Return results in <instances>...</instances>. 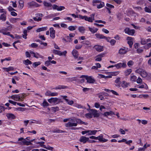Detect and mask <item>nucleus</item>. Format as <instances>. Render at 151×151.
<instances>
[{"mask_svg":"<svg viewBox=\"0 0 151 151\" xmlns=\"http://www.w3.org/2000/svg\"><path fill=\"white\" fill-rule=\"evenodd\" d=\"M78 29L80 32L83 33L85 31V28L82 26L79 27Z\"/></svg>","mask_w":151,"mask_h":151,"instance_id":"obj_36","label":"nucleus"},{"mask_svg":"<svg viewBox=\"0 0 151 151\" xmlns=\"http://www.w3.org/2000/svg\"><path fill=\"white\" fill-rule=\"evenodd\" d=\"M47 26L45 27H42L39 28L37 29L36 30V32H39L41 31H43L46 30L47 29Z\"/></svg>","mask_w":151,"mask_h":151,"instance_id":"obj_20","label":"nucleus"},{"mask_svg":"<svg viewBox=\"0 0 151 151\" xmlns=\"http://www.w3.org/2000/svg\"><path fill=\"white\" fill-rule=\"evenodd\" d=\"M129 50L127 48L123 47L121 48L119 50V53L121 55L126 54Z\"/></svg>","mask_w":151,"mask_h":151,"instance_id":"obj_11","label":"nucleus"},{"mask_svg":"<svg viewBox=\"0 0 151 151\" xmlns=\"http://www.w3.org/2000/svg\"><path fill=\"white\" fill-rule=\"evenodd\" d=\"M89 139V138L83 136L80 138L79 141L80 142H83V143H85L88 141Z\"/></svg>","mask_w":151,"mask_h":151,"instance_id":"obj_16","label":"nucleus"},{"mask_svg":"<svg viewBox=\"0 0 151 151\" xmlns=\"http://www.w3.org/2000/svg\"><path fill=\"white\" fill-rule=\"evenodd\" d=\"M52 132L53 133H63L64 132V131L59 129H57L53 131Z\"/></svg>","mask_w":151,"mask_h":151,"instance_id":"obj_52","label":"nucleus"},{"mask_svg":"<svg viewBox=\"0 0 151 151\" xmlns=\"http://www.w3.org/2000/svg\"><path fill=\"white\" fill-rule=\"evenodd\" d=\"M52 92L50 91H46V92L45 93V95L46 96H51Z\"/></svg>","mask_w":151,"mask_h":151,"instance_id":"obj_55","label":"nucleus"},{"mask_svg":"<svg viewBox=\"0 0 151 151\" xmlns=\"http://www.w3.org/2000/svg\"><path fill=\"white\" fill-rule=\"evenodd\" d=\"M66 42H71L73 40L72 38L70 37H69L68 36H67L66 37Z\"/></svg>","mask_w":151,"mask_h":151,"instance_id":"obj_57","label":"nucleus"},{"mask_svg":"<svg viewBox=\"0 0 151 151\" xmlns=\"http://www.w3.org/2000/svg\"><path fill=\"white\" fill-rule=\"evenodd\" d=\"M34 57L37 58H41V56L37 53H35L34 55Z\"/></svg>","mask_w":151,"mask_h":151,"instance_id":"obj_59","label":"nucleus"},{"mask_svg":"<svg viewBox=\"0 0 151 151\" xmlns=\"http://www.w3.org/2000/svg\"><path fill=\"white\" fill-rule=\"evenodd\" d=\"M106 6L109 8H110L111 9H112V8H114V6L111 5V4H108V3H107L106 4Z\"/></svg>","mask_w":151,"mask_h":151,"instance_id":"obj_61","label":"nucleus"},{"mask_svg":"<svg viewBox=\"0 0 151 151\" xmlns=\"http://www.w3.org/2000/svg\"><path fill=\"white\" fill-rule=\"evenodd\" d=\"M3 69L7 72H8L9 71L13 70L14 69V68L13 67L10 66L7 68H4Z\"/></svg>","mask_w":151,"mask_h":151,"instance_id":"obj_34","label":"nucleus"},{"mask_svg":"<svg viewBox=\"0 0 151 151\" xmlns=\"http://www.w3.org/2000/svg\"><path fill=\"white\" fill-rule=\"evenodd\" d=\"M150 47H151V43H147L144 46V48L145 49H148Z\"/></svg>","mask_w":151,"mask_h":151,"instance_id":"obj_46","label":"nucleus"},{"mask_svg":"<svg viewBox=\"0 0 151 151\" xmlns=\"http://www.w3.org/2000/svg\"><path fill=\"white\" fill-rule=\"evenodd\" d=\"M44 148H45L47 149H48V150H52L53 148V147H51L49 146H48L47 147H46L45 146H44Z\"/></svg>","mask_w":151,"mask_h":151,"instance_id":"obj_62","label":"nucleus"},{"mask_svg":"<svg viewBox=\"0 0 151 151\" xmlns=\"http://www.w3.org/2000/svg\"><path fill=\"white\" fill-rule=\"evenodd\" d=\"M66 87V86H58L56 87L55 88H54V89H64Z\"/></svg>","mask_w":151,"mask_h":151,"instance_id":"obj_40","label":"nucleus"},{"mask_svg":"<svg viewBox=\"0 0 151 151\" xmlns=\"http://www.w3.org/2000/svg\"><path fill=\"white\" fill-rule=\"evenodd\" d=\"M75 121L74 119H71L70 121L65 124V126L71 130H77L79 129V128L75 127L77 126L78 124H83L85 125H87L88 124L87 123L83 122L79 119L75 118Z\"/></svg>","mask_w":151,"mask_h":151,"instance_id":"obj_1","label":"nucleus"},{"mask_svg":"<svg viewBox=\"0 0 151 151\" xmlns=\"http://www.w3.org/2000/svg\"><path fill=\"white\" fill-rule=\"evenodd\" d=\"M94 48L97 51L99 52H101L103 50V47L99 45H95Z\"/></svg>","mask_w":151,"mask_h":151,"instance_id":"obj_17","label":"nucleus"},{"mask_svg":"<svg viewBox=\"0 0 151 151\" xmlns=\"http://www.w3.org/2000/svg\"><path fill=\"white\" fill-rule=\"evenodd\" d=\"M43 4H44V6H45V8H47V9L49 10V9H47V7H51L52 6V4L50 3L47 2L46 1H44L43 2Z\"/></svg>","mask_w":151,"mask_h":151,"instance_id":"obj_24","label":"nucleus"},{"mask_svg":"<svg viewBox=\"0 0 151 151\" xmlns=\"http://www.w3.org/2000/svg\"><path fill=\"white\" fill-rule=\"evenodd\" d=\"M27 4L29 6V7L33 6L35 7H37L40 6L36 2L34 1H32L31 2L28 3Z\"/></svg>","mask_w":151,"mask_h":151,"instance_id":"obj_12","label":"nucleus"},{"mask_svg":"<svg viewBox=\"0 0 151 151\" xmlns=\"http://www.w3.org/2000/svg\"><path fill=\"white\" fill-rule=\"evenodd\" d=\"M98 131L96 130H88V135H95Z\"/></svg>","mask_w":151,"mask_h":151,"instance_id":"obj_30","label":"nucleus"},{"mask_svg":"<svg viewBox=\"0 0 151 151\" xmlns=\"http://www.w3.org/2000/svg\"><path fill=\"white\" fill-rule=\"evenodd\" d=\"M134 64V62L132 60H129L127 63V64L129 67H130Z\"/></svg>","mask_w":151,"mask_h":151,"instance_id":"obj_51","label":"nucleus"},{"mask_svg":"<svg viewBox=\"0 0 151 151\" xmlns=\"http://www.w3.org/2000/svg\"><path fill=\"white\" fill-rule=\"evenodd\" d=\"M68 80L71 81H76L77 80V78L76 77H73L71 78H69Z\"/></svg>","mask_w":151,"mask_h":151,"instance_id":"obj_53","label":"nucleus"},{"mask_svg":"<svg viewBox=\"0 0 151 151\" xmlns=\"http://www.w3.org/2000/svg\"><path fill=\"white\" fill-rule=\"evenodd\" d=\"M137 87L139 88H145L147 89L148 88V86L146 84L144 83V84L139 86V85H137Z\"/></svg>","mask_w":151,"mask_h":151,"instance_id":"obj_32","label":"nucleus"},{"mask_svg":"<svg viewBox=\"0 0 151 151\" xmlns=\"http://www.w3.org/2000/svg\"><path fill=\"white\" fill-rule=\"evenodd\" d=\"M114 114L113 111H110L109 112H105L103 114V115L104 116H107L109 115L112 116Z\"/></svg>","mask_w":151,"mask_h":151,"instance_id":"obj_25","label":"nucleus"},{"mask_svg":"<svg viewBox=\"0 0 151 151\" xmlns=\"http://www.w3.org/2000/svg\"><path fill=\"white\" fill-rule=\"evenodd\" d=\"M14 110H18L21 111H24L25 110V108L22 107H18L17 108H15Z\"/></svg>","mask_w":151,"mask_h":151,"instance_id":"obj_47","label":"nucleus"},{"mask_svg":"<svg viewBox=\"0 0 151 151\" xmlns=\"http://www.w3.org/2000/svg\"><path fill=\"white\" fill-rule=\"evenodd\" d=\"M52 110L54 112H55L57 111H58L59 110V109L58 107L56 106L55 107H52L51 108Z\"/></svg>","mask_w":151,"mask_h":151,"instance_id":"obj_48","label":"nucleus"},{"mask_svg":"<svg viewBox=\"0 0 151 151\" xmlns=\"http://www.w3.org/2000/svg\"><path fill=\"white\" fill-rule=\"evenodd\" d=\"M89 110L92 113V115H93L94 117H98L99 116V114L98 113L97 111L94 109H90Z\"/></svg>","mask_w":151,"mask_h":151,"instance_id":"obj_15","label":"nucleus"},{"mask_svg":"<svg viewBox=\"0 0 151 151\" xmlns=\"http://www.w3.org/2000/svg\"><path fill=\"white\" fill-rule=\"evenodd\" d=\"M135 73H138L142 77L145 78L147 77L148 73L144 69L139 68L135 71Z\"/></svg>","mask_w":151,"mask_h":151,"instance_id":"obj_2","label":"nucleus"},{"mask_svg":"<svg viewBox=\"0 0 151 151\" xmlns=\"http://www.w3.org/2000/svg\"><path fill=\"white\" fill-rule=\"evenodd\" d=\"M99 4H97V8L100 9L103 7L104 6V4L103 2H101L99 3Z\"/></svg>","mask_w":151,"mask_h":151,"instance_id":"obj_35","label":"nucleus"},{"mask_svg":"<svg viewBox=\"0 0 151 151\" xmlns=\"http://www.w3.org/2000/svg\"><path fill=\"white\" fill-rule=\"evenodd\" d=\"M18 141H22V142H19L17 143L20 145H32V143L30 142L27 141L26 139H24L23 137H21L18 139Z\"/></svg>","mask_w":151,"mask_h":151,"instance_id":"obj_3","label":"nucleus"},{"mask_svg":"<svg viewBox=\"0 0 151 151\" xmlns=\"http://www.w3.org/2000/svg\"><path fill=\"white\" fill-rule=\"evenodd\" d=\"M23 63L25 64V65H27L29 64H32V62L29 60L27 59L26 60H24Z\"/></svg>","mask_w":151,"mask_h":151,"instance_id":"obj_41","label":"nucleus"},{"mask_svg":"<svg viewBox=\"0 0 151 151\" xmlns=\"http://www.w3.org/2000/svg\"><path fill=\"white\" fill-rule=\"evenodd\" d=\"M19 8L20 9H22L24 6V1L22 0H20L19 1Z\"/></svg>","mask_w":151,"mask_h":151,"instance_id":"obj_29","label":"nucleus"},{"mask_svg":"<svg viewBox=\"0 0 151 151\" xmlns=\"http://www.w3.org/2000/svg\"><path fill=\"white\" fill-rule=\"evenodd\" d=\"M121 85L123 88H126L128 86V84L124 81H123L121 82Z\"/></svg>","mask_w":151,"mask_h":151,"instance_id":"obj_39","label":"nucleus"},{"mask_svg":"<svg viewBox=\"0 0 151 151\" xmlns=\"http://www.w3.org/2000/svg\"><path fill=\"white\" fill-rule=\"evenodd\" d=\"M66 101L70 105H72L74 103V101L72 100L69 101L68 99H66Z\"/></svg>","mask_w":151,"mask_h":151,"instance_id":"obj_49","label":"nucleus"},{"mask_svg":"<svg viewBox=\"0 0 151 151\" xmlns=\"http://www.w3.org/2000/svg\"><path fill=\"white\" fill-rule=\"evenodd\" d=\"M117 69H119L121 68H125L127 67L126 62H124L123 63H120L114 65Z\"/></svg>","mask_w":151,"mask_h":151,"instance_id":"obj_8","label":"nucleus"},{"mask_svg":"<svg viewBox=\"0 0 151 151\" xmlns=\"http://www.w3.org/2000/svg\"><path fill=\"white\" fill-rule=\"evenodd\" d=\"M77 28V26H70L68 27V29L70 31H73L75 30Z\"/></svg>","mask_w":151,"mask_h":151,"instance_id":"obj_44","label":"nucleus"},{"mask_svg":"<svg viewBox=\"0 0 151 151\" xmlns=\"http://www.w3.org/2000/svg\"><path fill=\"white\" fill-rule=\"evenodd\" d=\"M81 78H85L87 81V82L89 83H93L95 81L94 79L92 78L91 76H88L85 75H82Z\"/></svg>","mask_w":151,"mask_h":151,"instance_id":"obj_6","label":"nucleus"},{"mask_svg":"<svg viewBox=\"0 0 151 151\" xmlns=\"http://www.w3.org/2000/svg\"><path fill=\"white\" fill-rule=\"evenodd\" d=\"M132 72V70L131 69H129L126 70L124 72L125 75L128 76Z\"/></svg>","mask_w":151,"mask_h":151,"instance_id":"obj_37","label":"nucleus"},{"mask_svg":"<svg viewBox=\"0 0 151 151\" xmlns=\"http://www.w3.org/2000/svg\"><path fill=\"white\" fill-rule=\"evenodd\" d=\"M124 31L126 33L131 35H133L135 32L134 29H131L128 27L124 29Z\"/></svg>","mask_w":151,"mask_h":151,"instance_id":"obj_7","label":"nucleus"},{"mask_svg":"<svg viewBox=\"0 0 151 151\" xmlns=\"http://www.w3.org/2000/svg\"><path fill=\"white\" fill-rule=\"evenodd\" d=\"M6 13L2 14L0 16V19L3 21H5L6 20Z\"/></svg>","mask_w":151,"mask_h":151,"instance_id":"obj_26","label":"nucleus"},{"mask_svg":"<svg viewBox=\"0 0 151 151\" xmlns=\"http://www.w3.org/2000/svg\"><path fill=\"white\" fill-rule=\"evenodd\" d=\"M97 139L102 142H105L108 141L107 139H105L103 138V135L102 134H101L99 136L97 137Z\"/></svg>","mask_w":151,"mask_h":151,"instance_id":"obj_14","label":"nucleus"},{"mask_svg":"<svg viewBox=\"0 0 151 151\" xmlns=\"http://www.w3.org/2000/svg\"><path fill=\"white\" fill-rule=\"evenodd\" d=\"M95 14L94 13L90 15V17H88L86 16H82L81 19H84L85 21H88L89 22H92L94 20V16Z\"/></svg>","mask_w":151,"mask_h":151,"instance_id":"obj_4","label":"nucleus"},{"mask_svg":"<svg viewBox=\"0 0 151 151\" xmlns=\"http://www.w3.org/2000/svg\"><path fill=\"white\" fill-rule=\"evenodd\" d=\"M101 2V1L98 0H93V5L94 6H96L97 3H99Z\"/></svg>","mask_w":151,"mask_h":151,"instance_id":"obj_50","label":"nucleus"},{"mask_svg":"<svg viewBox=\"0 0 151 151\" xmlns=\"http://www.w3.org/2000/svg\"><path fill=\"white\" fill-rule=\"evenodd\" d=\"M137 82L138 83H141L142 82V81L140 77H138L137 80Z\"/></svg>","mask_w":151,"mask_h":151,"instance_id":"obj_58","label":"nucleus"},{"mask_svg":"<svg viewBox=\"0 0 151 151\" xmlns=\"http://www.w3.org/2000/svg\"><path fill=\"white\" fill-rule=\"evenodd\" d=\"M144 10L146 12L151 13V5L148 7L146 6L144 8Z\"/></svg>","mask_w":151,"mask_h":151,"instance_id":"obj_27","label":"nucleus"},{"mask_svg":"<svg viewBox=\"0 0 151 151\" xmlns=\"http://www.w3.org/2000/svg\"><path fill=\"white\" fill-rule=\"evenodd\" d=\"M141 43L142 45H144L147 43L146 40L144 38H141Z\"/></svg>","mask_w":151,"mask_h":151,"instance_id":"obj_43","label":"nucleus"},{"mask_svg":"<svg viewBox=\"0 0 151 151\" xmlns=\"http://www.w3.org/2000/svg\"><path fill=\"white\" fill-rule=\"evenodd\" d=\"M6 116L9 119H14L16 118L15 116L11 113L7 114H6Z\"/></svg>","mask_w":151,"mask_h":151,"instance_id":"obj_21","label":"nucleus"},{"mask_svg":"<svg viewBox=\"0 0 151 151\" xmlns=\"http://www.w3.org/2000/svg\"><path fill=\"white\" fill-rule=\"evenodd\" d=\"M19 19L18 18H13L10 19V21L12 23H14L16 22L17 20H18Z\"/></svg>","mask_w":151,"mask_h":151,"instance_id":"obj_45","label":"nucleus"},{"mask_svg":"<svg viewBox=\"0 0 151 151\" xmlns=\"http://www.w3.org/2000/svg\"><path fill=\"white\" fill-rule=\"evenodd\" d=\"M95 35L96 38L98 39H104L105 37V36H104L99 33L96 34H95Z\"/></svg>","mask_w":151,"mask_h":151,"instance_id":"obj_28","label":"nucleus"},{"mask_svg":"<svg viewBox=\"0 0 151 151\" xmlns=\"http://www.w3.org/2000/svg\"><path fill=\"white\" fill-rule=\"evenodd\" d=\"M116 42V41L114 39H112L110 41V42L111 45H114Z\"/></svg>","mask_w":151,"mask_h":151,"instance_id":"obj_54","label":"nucleus"},{"mask_svg":"<svg viewBox=\"0 0 151 151\" xmlns=\"http://www.w3.org/2000/svg\"><path fill=\"white\" fill-rule=\"evenodd\" d=\"M53 52L55 54L57 55L60 56L62 55L61 52L60 50H53Z\"/></svg>","mask_w":151,"mask_h":151,"instance_id":"obj_33","label":"nucleus"},{"mask_svg":"<svg viewBox=\"0 0 151 151\" xmlns=\"http://www.w3.org/2000/svg\"><path fill=\"white\" fill-rule=\"evenodd\" d=\"M8 30L9 29L7 28H4V29H0V33H2L4 35L9 36L13 39L14 38V36L11 34L10 32L8 31Z\"/></svg>","mask_w":151,"mask_h":151,"instance_id":"obj_5","label":"nucleus"},{"mask_svg":"<svg viewBox=\"0 0 151 151\" xmlns=\"http://www.w3.org/2000/svg\"><path fill=\"white\" fill-rule=\"evenodd\" d=\"M89 30L92 33L94 34L98 30V29L93 27V28H91L90 27H88Z\"/></svg>","mask_w":151,"mask_h":151,"instance_id":"obj_19","label":"nucleus"},{"mask_svg":"<svg viewBox=\"0 0 151 151\" xmlns=\"http://www.w3.org/2000/svg\"><path fill=\"white\" fill-rule=\"evenodd\" d=\"M72 54L75 59H77L78 58V53L76 50L73 49L72 52Z\"/></svg>","mask_w":151,"mask_h":151,"instance_id":"obj_18","label":"nucleus"},{"mask_svg":"<svg viewBox=\"0 0 151 151\" xmlns=\"http://www.w3.org/2000/svg\"><path fill=\"white\" fill-rule=\"evenodd\" d=\"M50 36L52 39L55 37V31L52 27H51L50 29Z\"/></svg>","mask_w":151,"mask_h":151,"instance_id":"obj_13","label":"nucleus"},{"mask_svg":"<svg viewBox=\"0 0 151 151\" xmlns=\"http://www.w3.org/2000/svg\"><path fill=\"white\" fill-rule=\"evenodd\" d=\"M75 106L78 108L81 109L83 108V107L81 104H76L75 105Z\"/></svg>","mask_w":151,"mask_h":151,"instance_id":"obj_64","label":"nucleus"},{"mask_svg":"<svg viewBox=\"0 0 151 151\" xmlns=\"http://www.w3.org/2000/svg\"><path fill=\"white\" fill-rule=\"evenodd\" d=\"M58 100L57 98H51L48 99V101L50 103H53L54 104H56L59 103Z\"/></svg>","mask_w":151,"mask_h":151,"instance_id":"obj_9","label":"nucleus"},{"mask_svg":"<svg viewBox=\"0 0 151 151\" xmlns=\"http://www.w3.org/2000/svg\"><path fill=\"white\" fill-rule=\"evenodd\" d=\"M44 108H45L49 105V103L45 100H44L41 105Z\"/></svg>","mask_w":151,"mask_h":151,"instance_id":"obj_38","label":"nucleus"},{"mask_svg":"<svg viewBox=\"0 0 151 151\" xmlns=\"http://www.w3.org/2000/svg\"><path fill=\"white\" fill-rule=\"evenodd\" d=\"M10 98L16 101H23L22 99H21L20 96L18 95H12L10 96Z\"/></svg>","mask_w":151,"mask_h":151,"instance_id":"obj_10","label":"nucleus"},{"mask_svg":"<svg viewBox=\"0 0 151 151\" xmlns=\"http://www.w3.org/2000/svg\"><path fill=\"white\" fill-rule=\"evenodd\" d=\"M68 15H71L73 17H74L75 18H79L81 19V17L82 16V15L80 14L76 15L74 14H68Z\"/></svg>","mask_w":151,"mask_h":151,"instance_id":"obj_42","label":"nucleus"},{"mask_svg":"<svg viewBox=\"0 0 151 151\" xmlns=\"http://www.w3.org/2000/svg\"><path fill=\"white\" fill-rule=\"evenodd\" d=\"M32 47L36 48L38 47V45L37 44L35 43H33L30 45Z\"/></svg>","mask_w":151,"mask_h":151,"instance_id":"obj_56","label":"nucleus"},{"mask_svg":"<svg viewBox=\"0 0 151 151\" xmlns=\"http://www.w3.org/2000/svg\"><path fill=\"white\" fill-rule=\"evenodd\" d=\"M65 9V7L63 6H58V11H60L63 10L64 9Z\"/></svg>","mask_w":151,"mask_h":151,"instance_id":"obj_63","label":"nucleus"},{"mask_svg":"<svg viewBox=\"0 0 151 151\" xmlns=\"http://www.w3.org/2000/svg\"><path fill=\"white\" fill-rule=\"evenodd\" d=\"M104 94H106V96H108V95L107 93L105 92H101L99 93L98 94L99 95V98L101 100H103L104 99L103 95Z\"/></svg>","mask_w":151,"mask_h":151,"instance_id":"obj_23","label":"nucleus"},{"mask_svg":"<svg viewBox=\"0 0 151 151\" xmlns=\"http://www.w3.org/2000/svg\"><path fill=\"white\" fill-rule=\"evenodd\" d=\"M87 110L89 112L86 114L85 115V116L88 118H92L93 116L92 115V113L90 111L89 109H88Z\"/></svg>","mask_w":151,"mask_h":151,"instance_id":"obj_22","label":"nucleus"},{"mask_svg":"<svg viewBox=\"0 0 151 151\" xmlns=\"http://www.w3.org/2000/svg\"><path fill=\"white\" fill-rule=\"evenodd\" d=\"M40 64L41 63L40 62H35L34 63L33 65L35 67H36L38 65H40Z\"/></svg>","mask_w":151,"mask_h":151,"instance_id":"obj_60","label":"nucleus"},{"mask_svg":"<svg viewBox=\"0 0 151 151\" xmlns=\"http://www.w3.org/2000/svg\"><path fill=\"white\" fill-rule=\"evenodd\" d=\"M137 79V77L134 75L131 74L130 75V81L132 82H135L136 81Z\"/></svg>","mask_w":151,"mask_h":151,"instance_id":"obj_31","label":"nucleus"}]
</instances>
